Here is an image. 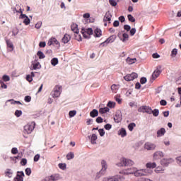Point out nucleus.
Returning <instances> with one entry per match:
<instances>
[{
    "mask_svg": "<svg viewBox=\"0 0 181 181\" xmlns=\"http://www.w3.org/2000/svg\"><path fill=\"white\" fill-rule=\"evenodd\" d=\"M136 168L130 167L126 169L121 170L119 173V175H116L114 176H107L103 178V181H124L125 180L124 176H128L129 175H135V170Z\"/></svg>",
    "mask_w": 181,
    "mask_h": 181,
    "instance_id": "1",
    "label": "nucleus"
},
{
    "mask_svg": "<svg viewBox=\"0 0 181 181\" xmlns=\"http://www.w3.org/2000/svg\"><path fill=\"white\" fill-rule=\"evenodd\" d=\"M81 33L83 35V37L85 39H90V36L93 35V28H82Z\"/></svg>",
    "mask_w": 181,
    "mask_h": 181,
    "instance_id": "2",
    "label": "nucleus"
},
{
    "mask_svg": "<svg viewBox=\"0 0 181 181\" xmlns=\"http://www.w3.org/2000/svg\"><path fill=\"white\" fill-rule=\"evenodd\" d=\"M35 122L27 124L24 126V134H32L33 129H35Z\"/></svg>",
    "mask_w": 181,
    "mask_h": 181,
    "instance_id": "3",
    "label": "nucleus"
},
{
    "mask_svg": "<svg viewBox=\"0 0 181 181\" xmlns=\"http://www.w3.org/2000/svg\"><path fill=\"white\" fill-rule=\"evenodd\" d=\"M165 156V153L162 151H156L153 153V160L156 162V160H160L162 158Z\"/></svg>",
    "mask_w": 181,
    "mask_h": 181,
    "instance_id": "4",
    "label": "nucleus"
},
{
    "mask_svg": "<svg viewBox=\"0 0 181 181\" xmlns=\"http://www.w3.org/2000/svg\"><path fill=\"white\" fill-rule=\"evenodd\" d=\"M60 94H62V86H56L54 88V91L51 93V95L53 98H57L60 97Z\"/></svg>",
    "mask_w": 181,
    "mask_h": 181,
    "instance_id": "5",
    "label": "nucleus"
},
{
    "mask_svg": "<svg viewBox=\"0 0 181 181\" xmlns=\"http://www.w3.org/2000/svg\"><path fill=\"white\" fill-rule=\"evenodd\" d=\"M144 148L146 151H155L156 149V144L147 141L144 144Z\"/></svg>",
    "mask_w": 181,
    "mask_h": 181,
    "instance_id": "6",
    "label": "nucleus"
},
{
    "mask_svg": "<svg viewBox=\"0 0 181 181\" xmlns=\"http://www.w3.org/2000/svg\"><path fill=\"white\" fill-rule=\"evenodd\" d=\"M124 78L126 81H134L135 78H138V74L132 72V74H127L124 76Z\"/></svg>",
    "mask_w": 181,
    "mask_h": 181,
    "instance_id": "7",
    "label": "nucleus"
},
{
    "mask_svg": "<svg viewBox=\"0 0 181 181\" xmlns=\"http://www.w3.org/2000/svg\"><path fill=\"white\" fill-rule=\"evenodd\" d=\"M114 121L116 124H119L122 121V113L117 110L114 116Z\"/></svg>",
    "mask_w": 181,
    "mask_h": 181,
    "instance_id": "8",
    "label": "nucleus"
},
{
    "mask_svg": "<svg viewBox=\"0 0 181 181\" xmlns=\"http://www.w3.org/2000/svg\"><path fill=\"white\" fill-rule=\"evenodd\" d=\"M174 160L173 158H163L160 160V165H162V166H169V165H170V163H173Z\"/></svg>",
    "mask_w": 181,
    "mask_h": 181,
    "instance_id": "9",
    "label": "nucleus"
},
{
    "mask_svg": "<svg viewBox=\"0 0 181 181\" xmlns=\"http://www.w3.org/2000/svg\"><path fill=\"white\" fill-rule=\"evenodd\" d=\"M139 112H146V114H152V107L149 106H142L138 110Z\"/></svg>",
    "mask_w": 181,
    "mask_h": 181,
    "instance_id": "10",
    "label": "nucleus"
},
{
    "mask_svg": "<svg viewBox=\"0 0 181 181\" xmlns=\"http://www.w3.org/2000/svg\"><path fill=\"white\" fill-rule=\"evenodd\" d=\"M62 179V176L59 174H54L45 179L46 181H58Z\"/></svg>",
    "mask_w": 181,
    "mask_h": 181,
    "instance_id": "11",
    "label": "nucleus"
},
{
    "mask_svg": "<svg viewBox=\"0 0 181 181\" xmlns=\"http://www.w3.org/2000/svg\"><path fill=\"white\" fill-rule=\"evenodd\" d=\"M25 177V173L23 171H18L16 176L14 177V181H23V177Z\"/></svg>",
    "mask_w": 181,
    "mask_h": 181,
    "instance_id": "12",
    "label": "nucleus"
},
{
    "mask_svg": "<svg viewBox=\"0 0 181 181\" xmlns=\"http://www.w3.org/2000/svg\"><path fill=\"white\" fill-rule=\"evenodd\" d=\"M116 39H117V35H111L105 42H102L100 45H103V46H104L105 43H106V45H108V43H113V42H115Z\"/></svg>",
    "mask_w": 181,
    "mask_h": 181,
    "instance_id": "13",
    "label": "nucleus"
},
{
    "mask_svg": "<svg viewBox=\"0 0 181 181\" xmlns=\"http://www.w3.org/2000/svg\"><path fill=\"white\" fill-rule=\"evenodd\" d=\"M42 66L40 65V63L37 62V60H35L33 62L32 66H30V70H37L40 69Z\"/></svg>",
    "mask_w": 181,
    "mask_h": 181,
    "instance_id": "14",
    "label": "nucleus"
},
{
    "mask_svg": "<svg viewBox=\"0 0 181 181\" xmlns=\"http://www.w3.org/2000/svg\"><path fill=\"white\" fill-rule=\"evenodd\" d=\"M112 18V15L110 11H107L103 18V22H108V23H111V18Z\"/></svg>",
    "mask_w": 181,
    "mask_h": 181,
    "instance_id": "15",
    "label": "nucleus"
},
{
    "mask_svg": "<svg viewBox=\"0 0 181 181\" xmlns=\"http://www.w3.org/2000/svg\"><path fill=\"white\" fill-rule=\"evenodd\" d=\"M134 176L135 177H142V176H145L144 169L138 170V168H136L134 171Z\"/></svg>",
    "mask_w": 181,
    "mask_h": 181,
    "instance_id": "16",
    "label": "nucleus"
},
{
    "mask_svg": "<svg viewBox=\"0 0 181 181\" xmlns=\"http://www.w3.org/2000/svg\"><path fill=\"white\" fill-rule=\"evenodd\" d=\"M160 73H162V71H160V69H156L151 76L152 80H156V78H158V77H159V76L160 75Z\"/></svg>",
    "mask_w": 181,
    "mask_h": 181,
    "instance_id": "17",
    "label": "nucleus"
},
{
    "mask_svg": "<svg viewBox=\"0 0 181 181\" xmlns=\"http://www.w3.org/2000/svg\"><path fill=\"white\" fill-rule=\"evenodd\" d=\"M13 13H23V11H22V7L19 5H16L15 7H13L11 8Z\"/></svg>",
    "mask_w": 181,
    "mask_h": 181,
    "instance_id": "18",
    "label": "nucleus"
},
{
    "mask_svg": "<svg viewBox=\"0 0 181 181\" xmlns=\"http://www.w3.org/2000/svg\"><path fill=\"white\" fill-rule=\"evenodd\" d=\"M165 134H166V129L163 127H161L157 131V138H160V136H163Z\"/></svg>",
    "mask_w": 181,
    "mask_h": 181,
    "instance_id": "19",
    "label": "nucleus"
},
{
    "mask_svg": "<svg viewBox=\"0 0 181 181\" xmlns=\"http://www.w3.org/2000/svg\"><path fill=\"white\" fill-rule=\"evenodd\" d=\"M48 46H52V45H57L58 46H60V43H59V41L56 38H51L49 40Z\"/></svg>",
    "mask_w": 181,
    "mask_h": 181,
    "instance_id": "20",
    "label": "nucleus"
},
{
    "mask_svg": "<svg viewBox=\"0 0 181 181\" xmlns=\"http://www.w3.org/2000/svg\"><path fill=\"white\" fill-rule=\"evenodd\" d=\"M143 172L144 173V176H151V175L153 173V170L146 168L143 169Z\"/></svg>",
    "mask_w": 181,
    "mask_h": 181,
    "instance_id": "21",
    "label": "nucleus"
},
{
    "mask_svg": "<svg viewBox=\"0 0 181 181\" xmlns=\"http://www.w3.org/2000/svg\"><path fill=\"white\" fill-rule=\"evenodd\" d=\"M71 39V37L70 36V35L65 34L62 40V43H64V44L69 43V42H70Z\"/></svg>",
    "mask_w": 181,
    "mask_h": 181,
    "instance_id": "22",
    "label": "nucleus"
},
{
    "mask_svg": "<svg viewBox=\"0 0 181 181\" xmlns=\"http://www.w3.org/2000/svg\"><path fill=\"white\" fill-rule=\"evenodd\" d=\"M127 163V158H122L120 159V161L117 163V166H119V168L126 166Z\"/></svg>",
    "mask_w": 181,
    "mask_h": 181,
    "instance_id": "23",
    "label": "nucleus"
},
{
    "mask_svg": "<svg viewBox=\"0 0 181 181\" xmlns=\"http://www.w3.org/2000/svg\"><path fill=\"white\" fill-rule=\"evenodd\" d=\"M118 135L122 136V138H124L127 136V130H125L124 128H122L118 131Z\"/></svg>",
    "mask_w": 181,
    "mask_h": 181,
    "instance_id": "24",
    "label": "nucleus"
},
{
    "mask_svg": "<svg viewBox=\"0 0 181 181\" xmlns=\"http://www.w3.org/2000/svg\"><path fill=\"white\" fill-rule=\"evenodd\" d=\"M78 25L76 23H74L71 25V29L72 32H74V33H76V35H78Z\"/></svg>",
    "mask_w": 181,
    "mask_h": 181,
    "instance_id": "25",
    "label": "nucleus"
},
{
    "mask_svg": "<svg viewBox=\"0 0 181 181\" xmlns=\"http://www.w3.org/2000/svg\"><path fill=\"white\" fill-rule=\"evenodd\" d=\"M126 62L127 64H134V63H136V58L127 57Z\"/></svg>",
    "mask_w": 181,
    "mask_h": 181,
    "instance_id": "26",
    "label": "nucleus"
},
{
    "mask_svg": "<svg viewBox=\"0 0 181 181\" xmlns=\"http://www.w3.org/2000/svg\"><path fill=\"white\" fill-rule=\"evenodd\" d=\"M4 173L6 176H7V177H9V178L12 177V175H13V172L12 171L11 169H9V168L6 169Z\"/></svg>",
    "mask_w": 181,
    "mask_h": 181,
    "instance_id": "27",
    "label": "nucleus"
},
{
    "mask_svg": "<svg viewBox=\"0 0 181 181\" xmlns=\"http://www.w3.org/2000/svg\"><path fill=\"white\" fill-rule=\"evenodd\" d=\"M104 175H105V172L100 170L99 172H98L96 173L95 180H98V179H100V177H101V176H104Z\"/></svg>",
    "mask_w": 181,
    "mask_h": 181,
    "instance_id": "28",
    "label": "nucleus"
},
{
    "mask_svg": "<svg viewBox=\"0 0 181 181\" xmlns=\"http://www.w3.org/2000/svg\"><path fill=\"white\" fill-rule=\"evenodd\" d=\"M154 172H156V173H158V174H159V173H164L165 169L162 166H158L154 170Z\"/></svg>",
    "mask_w": 181,
    "mask_h": 181,
    "instance_id": "29",
    "label": "nucleus"
},
{
    "mask_svg": "<svg viewBox=\"0 0 181 181\" xmlns=\"http://www.w3.org/2000/svg\"><path fill=\"white\" fill-rule=\"evenodd\" d=\"M101 165L102 169L100 170H103V172L105 173V170H107V168H108V165H107V161H105V160H103L101 161Z\"/></svg>",
    "mask_w": 181,
    "mask_h": 181,
    "instance_id": "30",
    "label": "nucleus"
},
{
    "mask_svg": "<svg viewBox=\"0 0 181 181\" xmlns=\"http://www.w3.org/2000/svg\"><path fill=\"white\" fill-rule=\"evenodd\" d=\"M146 168H148L149 169H155V168H156V163H147L146 164Z\"/></svg>",
    "mask_w": 181,
    "mask_h": 181,
    "instance_id": "31",
    "label": "nucleus"
},
{
    "mask_svg": "<svg viewBox=\"0 0 181 181\" xmlns=\"http://www.w3.org/2000/svg\"><path fill=\"white\" fill-rule=\"evenodd\" d=\"M90 116L92 117V118H95V117H98V110H97V109H93L90 112Z\"/></svg>",
    "mask_w": 181,
    "mask_h": 181,
    "instance_id": "32",
    "label": "nucleus"
},
{
    "mask_svg": "<svg viewBox=\"0 0 181 181\" xmlns=\"http://www.w3.org/2000/svg\"><path fill=\"white\" fill-rule=\"evenodd\" d=\"M110 112V108L108 107H101L99 110L100 114H107V112Z\"/></svg>",
    "mask_w": 181,
    "mask_h": 181,
    "instance_id": "33",
    "label": "nucleus"
},
{
    "mask_svg": "<svg viewBox=\"0 0 181 181\" xmlns=\"http://www.w3.org/2000/svg\"><path fill=\"white\" fill-rule=\"evenodd\" d=\"M119 89V85H115L113 84L111 86V90L112 91V93H114L115 94L117 93V92L118 91V90Z\"/></svg>",
    "mask_w": 181,
    "mask_h": 181,
    "instance_id": "34",
    "label": "nucleus"
},
{
    "mask_svg": "<svg viewBox=\"0 0 181 181\" xmlns=\"http://www.w3.org/2000/svg\"><path fill=\"white\" fill-rule=\"evenodd\" d=\"M97 136L95 135V134H92L91 137H90V144H92V145H95V144H97V142L95 141H97Z\"/></svg>",
    "mask_w": 181,
    "mask_h": 181,
    "instance_id": "35",
    "label": "nucleus"
},
{
    "mask_svg": "<svg viewBox=\"0 0 181 181\" xmlns=\"http://www.w3.org/2000/svg\"><path fill=\"white\" fill-rule=\"evenodd\" d=\"M6 45H7V47L10 49H8L9 52H12V50H13V44L12 43V42H11V40H7Z\"/></svg>",
    "mask_w": 181,
    "mask_h": 181,
    "instance_id": "36",
    "label": "nucleus"
},
{
    "mask_svg": "<svg viewBox=\"0 0 181 181\" xmlns=\"http://www.w3.org/2000/svg\"><path fill=\"white\" fill-rule=\"evenodd\" d=\"M135 162L131 159L126 158V166H134Z\"/></svg>",
    "mask_w": 181,
    "mask_h": 181,
    "instance_id": "37",
    "label": "nucleus"
},
{
    "mask_svg": "<svg viewBox=\"0 0 181 181\" xmlns=\"http://www.w3.org/2000/svg\"><path fill=\"white\" fill-rule=\"evenodd\" d=\"M95 37H100L102 35L101 30L100 28H96L94 31Z\"/></svg>",
    "mask_w": 181,
    "mask_h": 181,
    "instance_id": "38",
    "label": "nucleus"
},
{
    "mask_svg": "<svg viewBox=\"0 0 181 181\" xmlns=\"http://www.w3.org/2000/svg\"><path fill=\"white\" fill-rule=\"evenodd\" d=\"M122 37L123 38H120V40H122L123 42H127V40H128V39L129 38V35L127 33H124L122 34Z\"/></svg>",
    "mask_w": 181,
    "mask_h": 181,
    "instance_id": "39",
    "label": "nucleus"
},
{
    "mask_svg": "<svg viewBox=\"0 0 181 181\" xmlns=\"http://www.w3.org/2000/svg\"><path fill=\"white\" fill-rule=\"evenodd\" d=\"M176 54H177V49L175 48L171 52V58L174 60L175 57H176Z\"/></svg>",
    "mask_w": 181,
    "mask_h": 181,
    "instance_id": "40",
    "label": "nucleus"
},
{
    "mask_svg": "<svg viewBox=\"0 0 181 181\" xmlns=\"http://www.w3.org/2000/svg\"><path fill=\"white\" fill-rule=\"evenodd\" d=\"M66 159H67V160H71V159H74V153H73V152H69V153L66 155Z\"/></svg>",
    "mask_w": 181,
    "mask_h": 181,
    "instance_id": "41",
    "label": "nucleus"
},
{
    "mask_svg": "<svg viewBox=\"0 0 181 181\" xmlns=\"http://www.w3.org/2000/svg\"><path fill=\"white\" fill-rule=\"evenodd\" d=\"M51 64L52 66H57V64H59V59L57 58H53L51 60Z\"/></svg>",
    "mask_w": 181,
    "mask_h": 181,
    "instance_id": "42",
    "label": "nucleus"
},
{
    "mask_svg": "<svg viewBox=\"0 0 181 181\" xmlns=\"http://www.w3.org/2000/svg\"><path fill=\"white\" fill-rule=\"evenodd\" d=\"M135 127H136V124L134 122L130 123V124L128 125V129H129V131H130V132L134 131V128H135Z\"/></svg>",
    "mask_w": 181,
    "mask_h": 181,
    "instance_id": "43",
    "label": "nucleus"
},
{
    "mask_svg": "<svg viewBox=\"0 0 181 181\" xmlns=\"http://www.w3.org/2000/svg\"><path fill=\"white\" fill-rule=\"evenodd\" d=\"M58 167L59 169H62V170H66V169H67V165H66V163H61L58 165Z\"/></svg>",
    "mask_w": 181,
    "mask_h": 181,
    "instance_id": "44",
    "label": "nucleus"
},
{
    "mask_svg": "<svg viewBox=\"0 0 181 181\" xmlns=\"http://www.w3.org/2000/svg\"><path fill=\"white\" fill-rule=\"evenodd\" d=\"M37 56H38L39 59H45V57H46V56L42 51H38L37 53Z\"/></svg>",
    "mask_w": 181,
    "mask_h": 181,
    "instance_id": "45",
    "label": "nucleus"
},
{
    "mask_svg": "<svg viewBox=\"0 0 181 181\" xmlns=\"http://www.w3.org/2000/svg\"><path fill=\"white\" fill-rule=\"evenodd\" d=\"M2 80L5 82L11 81V77H9L8 75H4L2 76Z\"/></svg>",
    "mask_w": 181,
    "mask_h": 181,
    "instance_id": "46",
    "label": "nucleus"
},
{
    "mask_svg": "<svg viewBox=\"0 0 181 181\" xmlns=\"http://www.w3.org/2000/svg\"><path fill=\"white\" fill-rule=\"evenodd\" d=\"M76 114H77V111H76V110H71L69 112V115L70 118H73V117H74L76 115Z\"/></svg>",
    "mask_w": 181,
    "mask_h": 181,
    "instance_id": "47",
    "label": "nucleus"
},
{
    "mask_svg": "<svg viewBox=\"0 0 181 181\" xmlns=\"http://www.w3.org/2000/svg\"><path fill=\"white\" fill-rule=\"evenodd\" d=\"M151 114H153V117H158L159 115V110L158 109H154L152 110Z\"/></svg>",
    "mask_w": 181,
    "mask_h": 181,
    "instance_id": "48",
    "label": "nucleus"
},
{
    "mask_svg": "<svg viewBox=\"0 0 181 181\" xmlns=\"http://www.w3.org/2000/svg\"><path fill=\"white\" fill-rule=\"evenodd\" d=\"M13 36H16L19 33V30L17 28H14L12 30Z\"/></svg>",
    "mask_w": 181,
    "mask_h": 181,
    "instance_id": "49",
    "label": "nucleus"
},
{
    "mask_svg": "<svg viewBox=\"0 0 181 181\" xmlns=\"http://www.w3.org/2000/svg\"><path fill=\"white\" fill-rule=\"evenodd\" d=\"M107 107H109L110 108H114L115 107V103L109 101L107 103Z\"/></svg>",
    "mask_w": 181,
    "mask_h": 181,
    "instance_id": "50",
    "label": "nucleus"
},
{
    "mask_svg": "<svg viewBox=\"0 0 181 181\" xmlns=\"http://www.w3.org/2000/svg\"><path fill=\"white\" fill-rule=\"evenodd\" d=\"M127 18H128L129 22H132V23L135 22V18H134L132 15L129 14L127 16Z\"/></svg>",
    "mask_w": 181,
    "mask_h": 181,
    "instance_id": "51",
    "label": "nucleus"
},
{
    "mask_svg": "<svg viewBox=\"0 0 181 181\" xmlns=\"http://www.w3.org/2000/svg\"><path fill=\"white\" fill-rule=\"evenodd\" d=\"M109 4L111 5V6H117V3L115 0H109Z\"/></svg>",
    "mask_w": 181,
    "mask_h": 181,
    "instance_id": "52",
    "label": "nucleus"
},
{
    "mask_svg": "<svg viewBox=\"0 0 181 181\" xmlns=\"http://www.w3.org/2000/svg\"><path fill=\"white\" fill-rule=\"evenodd\" d=\"M32 174V170L29 168L25 169V175H27V176H30V175Z\"/></svg>",
    "mask_w": 181,
    "mask_h": 181,
    "instance_id": "53",
    "label": "nucleus"
},
{
    "mask_svg": "<svg viewBox=\"0 0 181 181\" xmlns=\"http://www.w3.org/2000/svg\"><path fill=\"white\" fill-rule=\"evenodd\" d=\"M24 100L25 103H30V101H32V97H30V95H27L25 97Z\"/></svg>",
    "mask_w": 181,
    "mask_h": 181,
    "instance_id": "54",
    "label": "nucleus"
},
{
    "mask_svg": "<svg viewBox=\"0 0 181 181\" xmlns=\"http://www.w3.org/2000/svg\"><path fill=\"white\" fill-rule=\"evenodd\" d=\"M15 115H16V117H21V115H22V110H16V112H15Z\"/></svg>",
    "mask_w": 181,
    "mask_h": 181,
    "instance_id": "55",
    "label": "nucleus"
},
{
    "mask_svg": "<svg viewBox=\"0 0 181 181\" xmlns=\"http://www.w3.org/2000/svg\"><path fill=\"white\" fill-rule=\"evenodd\" d=\"M23 23H25V25H26L30 23V19H29V17H27L26 18L24 19Z\"/></svg>",
    "mask_w": 181,
    "mask_h": 181,
    "instance_id": "56",
    "label": "nucleus"
},
{
    "mask_svg": "<svg viewBox=\"0 0 181 181\" xmlns=\"http://www.w3.org/2000/svg\"><path fill=\"white\" fill-rule=\"evenodd\" d=\"M104 128L107 131H110V129H111L112 128V125H111L110 124H107L105 125Z\"/></svg>",
    "mask_w": 181,
    "mask_h": 181,
    "instance_id": "57",
    "label": "nucleus"
},
{
    "mask_svg": "<svg viewBox=\"0 0 181 181\" xmlns=\"http://www.w3.org/2000/svg\"><path fill=\"white\" fill-rule=\"evenodd\" d=\"M98 132L100 136H104V135H105V132L104 131V129H100L98 130Z\"/></svg>",
    "mask_w": 181,
    "mask_h": 181,
    "instance_id": "58",
    "label": "nucleus"
},
{
    "mask_svg": "<svg viewBox=\"0 0 181 181\" xmlns=\"http://www.w3.org/2000/svg\"><path fill=\"white\" fill-rule=\"evenodd\" d=\"M11 153H13V155H16V153H18V148L13 147L11 149Z\"/></svg>",
    "mask_w": 181,
    "mask_h": 181,
    "instance_id": "59",
    "label": "nucleus"
},
{
    "mask_svg": "<svg viewBox=\"0 0 181 181\" xmlns=\"http://www.w3.org/2000/svg\"><path fill=\"white\" fill-rule=\"evenodd\" d=\"M21 163L22 166H25L26 163H28V160H26V158H23L21 161Z\"/></svg>",
    "mask_w": 181,
    "mask_h": 181,
    "instance_id": "60",
    "label": "nucleus"
},
{
    "mask_svg": "<svg viewBox=\"0 0 181 181\" xmlns=\"http://www.w3.org/2000/svg\"><path fill=\"white\" fill-rule=\"evenodd\" d=\"M135 33H136V29H135V28L130 29V35L131 36H134V35H135Z\"/></svg>",
    "mask_w": 181,
    "mask_h": 181,
    "instance_id": "61",
    "label": "nucleus"
},
{
    "mask_svg": "<svg viewBox=\"0 0 181 181\" xmlns=\"http://www.w3.org/2000/svg\"><path fill=\"white\" fill-rule=\"evenodd\" d=\"M146 81H147V80H146V78H145V77H142L140 79L141 84H145L146 83Z\"/></svg>",
    "mask_w": 181,
    "mask_h": 181,
    "instance_id": "62",
    "label": "nucleus"
},
{
    "mask_svg": "<svg viewBox=\"0 0 181 181\" xmlns=\"http://www.w3.org/2000/svg\"><path fill=\"white\" fill-rule=\"evenodd\" d=\"M176 83L177 84H181V74L176 78Z\"/></svg>",
    "mask_w": 181,
    "mask_h": 181,
    "instance_id": "63",
    "label": "nucleus"
},
{
    "mask_svg": "<svg viewBox=\"0 0 181 181\" xmlns=\"http://www.w3.org/2000/svg\"><path fill=\"white\" fill-rule=\"evenodd\" d=\"M177 163L181 166V156L177 157L176 158Z\"/></svg>",
    "mask_w": 181,
    "mask_h": 181,
    "instance_id": "64",
    "label": "nucleus"
}]
</instances>
